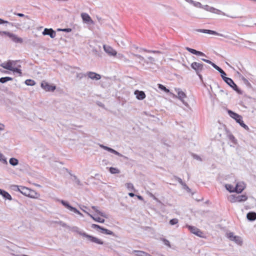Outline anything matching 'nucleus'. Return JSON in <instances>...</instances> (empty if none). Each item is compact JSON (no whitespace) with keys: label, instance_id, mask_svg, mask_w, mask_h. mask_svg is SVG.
I'll return each instance as SVG.
<instances>
[{"label":"nucleus","instance_id":"obj_1","mask_svg":"<svg viewBox=\"0 0 256 256\" xmlns=\"http://www.w3.org/2000/svg\"><path fill=\"white\" fill-rule=\"evenodd\" d=\"M17 60H9L1 64V66L3 68L12 71L14 72H16L19 74L20 76H22V72L20 70L21 66L17 64Z\"/></svg>","mask_w":256,"mask_h":256},{"label":"nucleus","instance_id":"obj_2","mask_svg":"<svg viewBox=\"0 0 256 256\" xmlns=\"http://www.w3.org/2000/svg\"><path fill=\"white\" fill-rule=\"evenodd\" d=\"M18 190L24 195L32 198H38L40 194L35 190L23 186H17Z\"/></svg>","mask_w":256,"mask_h":256},{"label":"nucleus","instance_id":"obj_3","mask_svg":"<svg viewBox=\"0 0 256 256\" xmlns=\"http://www.w3.org/2000/svg\"><path fill=\"white\" fill-rule=\"evenodd\" d=\"M228 112L230 116L234 119L242 128L246 130L248 129V126L244 122L241 116L231 110H229Z\"/></svg>","mask_w":256,"mask_h":256},{"label":"nucleus","instance_id":"obj_4","mask_svg":"<svg viewBox=\"0 0 256 256\" xmlns=\"http://www.w3.org/2000/svg\"><path fill=\"white\" fill-rule=\"evenodd\" d=\"M248 196L246 194L235 195L232 194L229 196L228 200L232 203L242 202L246 201Z\"/></svg>","mask_w":256,"mask_h":256},{"label":"nucleus","instance_id":"obj_5","mask_svg":"<svg viewBox=\"0 0 256 256\" xmlns=\"http://www.w3.org/2000/svg\"><path fill=\"white\" fill-rule=\"evenodd\" d=\"M78 234L80 235L87 238L91 242H94V243L98 244H104V242L102 240H101L96 237H94V236L88 234L86 232H78Z\"/></svg>","mask_w":256,"mask_h":256},{"label":"nucleus","instance_id":"obj_6","mask_svg":"<svg viewBox=\"0 0 256 256\" xmlns=\"http://www.w3.org/2000/svg\"><path fill=\"white\" fill-rule=\"evenodd\" d=\"M40 86L46 92H54L56 88L55 86L51 85L46 81H42Z\"/></svg>","mask_w":256,"mask_h":256},{"label":"nucleus","instance_id":"obj_7","mask_svg":"<svg viewBox=\"0 0 256 256\" xmlns=\"http://www.w3.org/2000/svg\"><path fill=\"white\" fill-rule=\"evenodd\" d=\"M188 228L192 233L199 237L204 238V232L198 228L191 226H188Z\"/></svg>","mask_w":256,"mask_h":256},{"label":"nucleus","instance_id":"obj_8","mask_svg":"<svg viewBox=\"0 0 256 256\" xmlns=\"http://www.w3.org/2000/svg\"><path fill=\"white\" fill-rule=\"evenodd\" d=\"M191 67L196 72V74L201 77L200 72L203 69V64L197 62H194L191 64Z\"/></svg>","mask_w":256,"mask_h":256},{"label":"nucleus","instance_id":"obj_9","mask_svg":"<svg viewBox=\"0 0 256 256\" xmlns=\"http://www.w3.org/2000/svg\"><path fill=\"white\" fill-rule=\"evenodd\" d=\"M202 60L208 64H211L215 69H216L218 71V72L220 73L222 77V78L223 80L224 79V77H226V74L221 68L216 66V64L212 63L210 60L204 58H202Z\"/></svg>","mask_w":256,"mask_h":256},{"label":"nucleus","instance_id":"obj_10","mask_svg":"<svg viewBox=\"0 0 256 256\" xmlns=\"http://www.w3.org/2000/svg\"><path fill=\"white\" fill-rule=\"evenodd\" d=\"M104 50L109 56H116L117 54L116 51L114 50L112 46H109L104 45Z\"/></svg>","mask_w":256,"mask_h":256},{"label":"nucleus","instance_id":"obj_11","mask_svg":"<svg viewBox=\"0 0 256 256\" xmlns=\"http://www.w3.org/2000/svg\"><path fill=\"white\" fill-rule=\"evenodd\" d=\"M92 227L94 228L100 229L101 230V232L108 235H114V232L106 228H104L96 224H92Z\"/></svg>","mask_w":256,"mask_h":256},{"label":"nucleus","instance_id":"obj_12","mask_svg":"<svg viewBox=\"0 0 256 256\" xmlns=\"http://www.w3.org/2000/svg\"><path fill=\"white\" fill-rule=\"evenodd\" d=\"M4 35L8 36L10 38H11V40L13 42H15L22 43V38L18 37L16 36L10 32H4Z\"/></svg>","mask_w":256,"mask_h":256},{"label":"nucleus","instance_id":"obj_13","mask_svg":"<svg viewBox=\"0 0 256 256\" xmlns=\"http://www.w3.org/2000/svg\"><path fill=\"white\" fill-rule=\"evenodd\" d=\"M224 80L226 84H228L234 90L238 92H239V90L236 84L232 80V78L227 77H224Z\"/></svg>","mask_w":256,"mask_h":256},{"label":"nucleus","instance_id":"obj_14","mask_svg":"<svg viewBox=\"0 0 256 256\" xmlns=\"http://www.w3.org/2000/svg\"><path fill=\"white\" fill-rule=\"evenodd\" d=\"M236 192L238 194L241 193L246 188V184L243 182H238L236 184Z\"/></svg>","mask_w":256,"mask_h":256},{"label":"nucleus","instance_id":"obj_15","mask_svg":"<svg viewBox=\"0 0 256 256\" xmlns=\"http://www.w3.org/2000/svg\"><path fill=\"white\" fill-rule=\"evenodd\" d=\"M44 36L48 35L51 38H54L56 36V33L52 28H46L42 32Z\"/></svg>","mask_w":256,"mask_h":256},{"label":"nucleus","instance_id":"obj_16","mask_svg":"<svg viewBox=\"0 0 256 256\" xmlns=\"http://www.w3.org/2000/svg\"><path fill=\"white\" fill-rule=\"evenodd\" d=\"M86 76L92 80H99L101 78V76L92 72H88L86 73Z\"/></svg>","mask_w":256,"mask_h":256},{"label":"nucleus","instance_id":"obj_17","mask_svg":"<svg viewBox=\"0 0 256 256\" xmlns=\"http://www.w3.org/2000/svg\"><path fill=\"white\" fill-rule=\"evenodd\" d=\"M81 17L84 22L92 24L94 21L92 20L90 16L86 13H82Z\"/></svg>","mask_w":256,"mask_h":256},{"label":"nucleus","instance_id":"obj_18","mask_svg":"<svg viewBox=\"0 0 256 256\" xmlns=\"http://www.w3.org/2000/svg\"><path fill=\"white\" fill-rule=\"evenodd\" d=\"M60 202L66 208H68L71 211H72L76 213H80L78 210L76 208L70 206L67 202L64 201V200H60Z\"/></svg>","mask_w":256,"mask_h":256},{"label":"nucleus","instance_id":"obj_19","mask_svg":"<svg viewBox=\"0 0 256 256\" xmlns=\"http://www.w3.org/2000/svg\"><path fill=\"white\" fill-rule=\"evenodd\" d=\"M134 94L136 95L137 99L142 100L146 98V94L143 91L136 90L134 92Z\"/></svg>","mask_w":256,"mask_h":256},{"label":"nucleus","instance_id":"obj_20","mask_svg":"<svg viewBox=\"0 0 256 256\" xmlns=\"http://www.w3.org/2000/svg\"><path fill=\"white\" fill-rule=\"evenodd\" d=\"M186 49L189 52H191L192 54H196L198 56H205L203 52H201L197 51L194 49H192V48H190L188 47H186Z\"/></svg>","mask_w":256,"mask_h":256},{"label":"nucleus","instance_id":"obj_21","mask_svg":"<svg viewBox=\"0 0 256 256\" xmlns=\"http://www.w3.org/2000/svg\"><path fill=\"white\" fill-rule=\"evenodd\" d=\"M198 31L204 32V33H207L209 34L216 35L218 36H222V34H220L215 31L212 30H199Z\"/></svg>","mask_w":256,"mask_h":256},{"label":"nucleus","instance_id":"obj_22","mask_svg":"<svg viewBox=\"0 0 256 256\" xmlns=\"http://www.w3.org/2000/svg\"><path fill=\"white\" fill-rule=\"evenodd\" d=\"M246 217L250 220L253 221L256 220V213L254 212H250L247 214Z\"/></svg>","mask_w":256,"mask_h":256},{"label":"nucleus","instance_id":"obj_23","mask_svg":"<svg viewBox=\"0 0 256 256\" xmlns=\"http://www.w3.org/2000/svg\"><path fill=\"white\" fill-rule=\"evenodd\" d=\"M89 216L91 218H92L94 220L100 222V223H104V219L98 216H92V214H89Z\"/></svg>","mask_w":256,"mask_h":256},{"label":"nucleus","instance_id":"obj_24","mask_svg":"<svg viewBox=\"0 0 256 256\" xmlns=\"http://www.w3.org/2000/svg\"><path fill=\"white\" fill-rule=\"evenodd\" d=\"M178 98L182 100H183L186 96V94L184 92L180 90H179L178 92Z\"/></svg>","mask_w":256,"mask_h":256},{"label":"nucleus","instance_id":"obj_25","mask_svg":"<svg viewBox=\"0 0 256 256\" xmlns=\"http://www.w3.org/2000/svg\"><path fill=\"white\" fill-rule=\"evenodd\" d=\"M101 147H102V148H104V150H107L108 151L110 152H112L115 154H116V155H119L120 154L116 152V150H113L112 148H108V146H101Z\"/></svg>","mask_w":256,"mask_h":256},{"label":"nucleus","instance_id":"obj_26","mask_svg":"<svg viewBox=\"0 0 256 256\" xmlns=\"http://www.w3.org/2000/svg\"><path fill=\"white\" fill-rule=\"evenodd\" d=\"M232 241L234 242L236 244L239 245H241L242 243V241L240 236H236L232 239Z\"/></svg>","mask_w":256,"mask_h":256},{"label":"nucleus","instance_id":"obj_27","mask_svg":"<svg viewBox=\"0 0 256 256\" xmlns=\"http://www.w3.org/2000/svg\"><path fill=\"white\" fill-rule=\"evenodd\" d=\"M226 188L230 192H236V188L233 186L231 184H227L226 185Z\"/></svg>","mask_w":256,"mask_h":256},{"label":"nucleus","instance_id":"obj_28","mask_svg":"<svg viewBox=\"0 0 256 256\" xmlns=\"http://www.w3.org/2000/svg\"><path fill=\"white\" fill-rule=\"evenodd\" d=\"M109 170L110 172L112 174H118L120 172L118 168L114 167H110Z\"/></svg>","mask_w":256,"mask_h":256},{"label":"nucleus","instance_id":"obj_29","mask_svg":"<svg viewBox=\"0 0 256 256\" xmlns=\"http://www.w3.org/2000/svg\"><path fill=\"white\" fill-rule=\"evenodd\" d=\"M3 197L6 199L11 200L12 199L11 196L6 191H4L2 194Z\"/></svg>","mask_w":256,"mask_h":256},{"label":"nucleus","instance_id":"obj_30","mask_svg":"<svg viewBox=\"0 0 256 256\" xmlns=\"http://www.w3.org/2000/svg\"><path fill=\"white\" fill-rule=\"evenodd\" d=\"M136 255L137 256H148L149 254L147 252L140 250L136 251Z\"/></svg>","mask_w":256,"mask_h":256},{"label":"nucleus","instance_id":"obj_31","mask_svg":"<svg viewBox=\"0 0 256 256\" xmlns=\"http://www.w3.org/2000/svg\"><path fill=\"white\" fill-rule=\"evenodd\" d=\"M206 6L207 8H205V9L206 10H207L210 11L211 12L218 14V12H220V10H216L214 8H212V7L208 8V6Z\"/></svg>","mask_w":256,"mask_h":256},{"label":"nucleus","instance_id":"obj_32","mask_svg":"<svg viewBox=\"0 0 256 256\" xmlns=\"http://www.w3.org/2000/svg\"><path fill=\"white\" fill-rule=\"evenodd\" d=\"M92 208L96 212H97L98 214H100L101 216L104 217V218H107V216L104 214V213L102 212H100L98 210L96 209V206H92Z\"/></svg>","mask_w":256,"mask_h":256},{"label":"nucleus","instance_id":"obj_33","mask_svg":"<svg viewBox=\"0 0 256 256\" xmlns=\"http://www.w3.org/2000/svg\"><path fill=\"white\" fill-rule=\"evenodd\" d=\"M12 78L10 77H4L0 78V82L2 83H4L8 81L12 80Z\"/></svg>","mask_w":256,"mask_h":256},{"label":"nucleus","instance_id":"obj_34","mask_svg":"<svg viewBox=\"0 0 256 256\" xmlns=\"http://www.w3.org/2000/svg\"><path fill=\"white\" fill-rule=\"evenodd\" d=\"M10 163L12 166H16L18 164V160L15 158H11L10 160Z\"/></svg>","mask_w":256,"mask_h":256},{"label":"nucleus","instance_id":"obj_35","mask_svg":"<svg viewBox=\"0 0 256 256\" xmlns=\"http://www.w3.org/2000/svg\"><path fill=\"white\" fill-rule=\"evenodd\" d=\"M158 87L161 90L165 92H166V93H168L170 92V90H168V88H166L164 86H163L162 84H158Z\"/></svg>","mask_w":256,"mask_h":256},{"label":"nucleus","instance_id":"obj_36","mask_svg":"<svg viewBox=\"0 0 256 256\" xmlns=\"http://www.w3.org/2000/svg\"><path fill=\"white\" fill-rule=\"evenodd\" d=\"M126 186L129 190H134V186L132 184L127 183L126 184Z\"/></svg>","mask_w":256,"mask_h":256},{"label":"nucleus","instance_id":"obj_37","mask_svg":"<svg viewBox=\"0 0 256 256\" xmlns=\"http://www.w3.org/2000/svg\"><path fill=\"white\" fill-rule=\"evenodd\" d=\"M226 235L227 238L232 241V239H234V238L236 236L234 235V234L232 232H228L226 233Z\"/></svg>","mask_w":256,"mask_h":256},{"label":"nucleus","instance_id":"obj_38","mask_svg":"<svg viewBox=\"0 0 256 256\" xmlns=\"http://www.w3.org/2000/svg\"><path fill=\"white\" fill-rule=\"evenodd\" d=\"M25 83L28 86H34L35 84L34 81L32 80H26Z\"/></svg>","mask_w":256,"mask_h":256},{"label":"nucleus","instance_id":"obj_39","mask_svg":"<svg viewBox=\"0 0 256 256\" xmlns=\"http://www.w3.org/2000/svg\"><path fill=\"white\" fill-rule=\"evenodd\" d=\"M178 222V220L176 218H173L170 221V224L171 225H174Z\"/></svg>","mask_w":256,"mask_h":256},{"label":"nucleus","instance_id":"obj_40","mask_svg":"<svg viewBox=\"0 0 256 256\" xmlns=\"http://www.w3.org/2000/svg\"><path fill=\"white\" fill-rule=\"evenodd\" d=\"M162 240L165 245L168 246V247H170V243L168 240L164 238H162Z\"/></svg>","mask_w":256,"mask_h":256},{"label":"nucleus","instance_id":"obj_41","mask_svg":"<svg viewBox=\"0 0 256 256\" xmlns=\"http://www.w3.org/2000/svg\"><path fill=\"white\" fill-rule=\"evenodd\" d=\"M61 30H62L63 32H70L72 31V29L71 28H64V29Z\"/></svg>","mask_w":256,"mask_h":256},{"label":"nucleus","instance_id":"obj_42","mask_svg":"<svg viewBox=\"0 0 256 256\" xmlns=\"http://www.w3.org/2000/svg\"><path fill=\"white\" fill-rule=\"evenodd\" d=\"M7 23H8V21H6V20H4L0 18V24H7Z\"/></svg>","mask_w":256,"mask_h":256},{"label":"nucleus","instance_id":"obj_43","mask_svg":"<svg viewBox=\"0 0 256 256\" xmlns=\"http://www.w3.org/2000/svg\"><path fill=\"white\" fill-rule=\"evenodd\" d=\"M4 125L3 124H0V130H4Z\"/></svg>","mask_w":256,"mask_h":256},{"label":"nucleus","instance_id":"obj_44","mask_svg":"<svg viewBox=\"0 0 256 256\" xmlns=\"http://www.w3.org/2000/svg\"><path fill=\"white\" fill-rule=\"evenodd\" d=\"M128 195L130 197H134V193H132V192H130L128 194Z\"/></svg>","mask_w":256,"mask_h":256},{"label":"nucleus","instance_id":"obj_45","mask_svg":"<svg viewBox=\"0 0 256 256\" xmlns=\"http://www.w3.org/2000/svg\"><path fill=\"white\" fill-rule=\"evenodd\" d=\"M138 198L140 200H142V197L140 196H137Z\"/></svg>","mask_w":256,"mask_h":256},{"label":"nucleus","instance_id":"obj_46","mask_svg":"<svg viewBox=\"0 0 256 256\" xmlns=\"http://www.w3.org/2000/svg\"><path fill=\"white\" fill-rule=\"evenodd\" d=\"M4 32H2V31H0V36H3V35H4Z\"/></svg>","mask_w":256,"mask_h":256},{"label":"nucleus","instance_id":"obj_47","mask_svg":"<svg viewBox=\"0 0 256 256\" xmlns=\"http://www.w3.org/2000/svg\"><path fill=\"white\" fill-rule=\"evenodd\" d=\"M18 16H19L22 17V16H24V14H18Z\"/></svg>","mask_w":256,"mask_h":256},{"label":"nucleus","instance_id":"obj_48","mask_svg":"<svg viewBox=\"0 0 256 256\" xmlns=\"http://www.w3.org/2000/svg\"><path fill=\"white\" fill-rule=\"evenodd\" d=\"M4 157V156L0 153V160H2Z\"/></svg>","mask_w":256,"mask_h":256},{"label":"nucleus","instance_id":"obj_49","mask_svg":"<svg viewBox=\"0 0 256 256\" xmlns=\"http://www.w3.org/2000/svg\"><path fill=\"white\" fill-rule=\"evenodd\" d=\"M4 192V190H2V189L0 188V194L2 195V194Z\"/></svg>","mask_w":256,"mask_h":256},{"label":"nucleus","instance_id":"obj_50","mask_svg":"<svg viewBox=\"0 0 256 256\" xmlns=\"http://www.w3.org/2000/svg\"><path fill=\"white\" fill-rule=\"evenodd\" d=\"M119 56H120V57L121 58H124V56L122 54H119Z\"/></svg>","mask_w":256,"mask_h":256},{"label":"nucleus","instance_id":"obj_51","mask_svg":"<svg viewBox=\"0 0 256 256\" xmlns=\"http://www.w3.org/2000/svg\"><path fill=\"white\" fill-rule=\"evenodd\" d=\"M198 4L200 5V6H201V4L200 3V2H198Z\"/></svg>","mask_w":256,"mask_h":256}]
</instances>
